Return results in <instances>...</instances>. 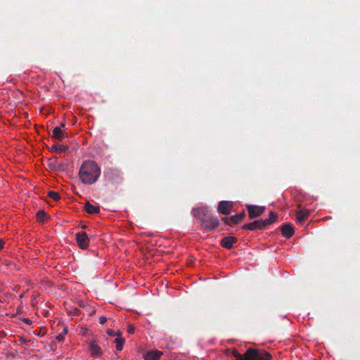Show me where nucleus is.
<instances>
[{
	"instance_id": "nucleus-1",
	"label": "nucleus",
	"mask_w": 360,
	"mask_h": 360,
	"mask_svg": "<svg viewBox=\"0 0 360 360\" xmlns=\"http://www.w3.org/2000/svg\"><path fill=\"white\" fill-rule=\"evenodd\" d=\"M101 173V168L96 162L85 160L82 162L78 174L84 184L93 185L98 181Z\"/></svg>"
},
{
	"instance_id": "nucleus-2",
	"label": "nucleus",
	"mask_w": 360,
	"mask_h": 360,
	"mask_svg": "<svg viewBox=\"0 0 360 360\" xmlns=\"http://www.w3.org/2000/svg\"><path fill=\"white\" fill-rule=\"evenodd\" d=\"M231 355L236 360H271V355L264 349L250 348L244 354H240L237 349H233Z\"/></svg>"
},
{
	"instance_id": "nucleus-3",
	"label": "nucleus",
	"mask_w": 360,
	"mask_h": 360,
	"mask_svg": "<svg viewBox=\"0 0 360 360\" xmlns=\"http://www.w3.org/2000/svg\"><path fill=\"white\" fill-rule=\"evenodd\" d=\"M198 218L202 226L209 231H214L218 227L219 221L217 217L212 216L206 208H200L198 210Z\"/></svg>"
},
{
	"instance_id": "nucleus-4",
	"label": "nucleus",
	"mask_w": 360,
	"mask_h": 360,
	"mask_svg": "<svg viewBox=\"0 0 360 360\" xmlns=\"http://www.w3.org/2000/svg\"><path fill=\"white\" fill-rule=\"evenodd\" d=\"M273 224V220L271 219H258L252 222L245 224L243 226V229L255 231L257 229H263L266 226Z\"/></svg>"
},
{
	"instance_id": "nucleus-5",
	"label": "nucleus",
	"mask_w": 360,
	"mask_h": 360,
	"mask_svg": "<svg viewBox=\"0 0 360 360\" xmlns=\"http://www.w3.org/2000/svg\"><path fill=\"white\" fill-rule=\"evenodd\" d=\"M246 208L248 212V217L250 219H255L263 214L265 210L264 206H257L253 205H248Z\"/></svg>"
},
{
	"instance_id": "nucleus-6",
	"label": "nucleus",
	"mask_w": 360,
	"mask_h": 360,
	"mask_svg": "<svg viewBox=\"0 0 360 360\" xmlns=\"http://www.w3.org/2000/svg\"><path fill=\"white\" fill-rule=\"evenodd\" d=\"M77 243L79 248L86 249L89 245L90 240L84 231H79L76 234Z\"/></svg>"
},
{
	"instance_id": "nucleus-7",
	"label": "nucleus",
	"mask_w": 360,
	"mask_h": 360,
	"mask_svg": "<svg viewBox=\"0 0 360 360\" xmlns=\"http://www.w3.org/2000/svg\"><path fill=\"white\" fill-rule=\"evenodd\" d=\"M245 216V214L244 212L235 214L233 216H231V217L226 218L224 217L222 220L228 225L231 226L233 224H236L241 221Z\"/></svg>"
},
{
	"instance_id": "nucleus-8",
	"label": "nucleus",
	"mask_w": 360,
	"mask_h": 360,
	"mask_svg": "<svg viewBox=\"0 0 360 360\" xmlns=\"http://www.w3.org/2000/svg\"><path fill=\"white\" fill-rule=\"evenodd\" d=\"M282 235L286 238H290L294 235L295 231L292 224L290 223L283 224L281 226Z\"/></svg>"
},
{
	"instance_id": "nucleus-9",
	"label": "nucleus",
	"mask_w": 360,
	"mask_h": 360,
	"mask_svg": "<svg viewBox=\"0 0 360 360\" xmlns=\"http://www.w3.org/2000/svg\"><path fill=\"white\" fill-rule=\"evenodd\" d=\"M232 207V203L229 201H221L219 203L217 210L222 214L227 215L230 213Z\"/></svg>"
},
{
	"instance_id": "nucleus-10",
	"label": "nucleus",
	"mask_w": 360,
	"mask_h": 360,
	"mask_svg": "<svg viewBox=\"0 0 360 360\" xmlns=\"http://www.w3.org/2000/svg\"><path fill=\"white\" fill-rule=\"evenodd\" d=\"M238 241L237 238L234 236H229L223 238L221 240V245L226 249H231L233 245Z\"/></svg>"
},
{
	"instance_id": "nucleus-11",
	"label": "nucleus",
	"mask_w": 360,
	"mask_h": 360,
	"mask_svg": "<svg viewBox=\"0 0 360 360\" xmlns=\"http://www.w3.org/2000/svg\"><path fill=\"white\" fill-rule=\"evenodd\" d=\"M89 352L94 357L101 356L102 355V352L101 347L96 344V341H91L89 343Z\"/></svg>"
},
{
	"instance_id": "nucleus-12",
	"label": "nucleus",
	"mask_w": 360,
	"mask_h": 360,
	"mask_svg": "<svg viewBox=\"0 0 360 360\" xmlns=\"http://www.w3.org/2000/svg\"><path fill=\"white\" fill-rule=\"evenodd\" d=\"M309 212L307 209H301L296 212V221L299 224H302L308 217Z\"/></svg>"
},
{
	"instance_id": "nucleus-13",
	"label": "nucleus",
	"mask_w": 360,
	"mask_h": 360,
	"mask_svg": "<svg viewBox=\"0 0 360 360\" xmlns=\"http://www.w3.org/2000/svg\"><path fill=\"white\" fill-rule=\"evenodd\" d=\"M52 137L59 141H62L65 138L68 137V134L65 131L60 129V127H56L53 129Z\"/></svg>"
},
{
	"instance_id": "nucleus-14",
	"label": "nucleus",
	"mask_w": 360,
	"mask_h": 360,
	"mask_svg": "<svg viewBox=\"0 0 360 360\" xmlns=\"http://www.w3.org/2000/svg\"><path fill=\"white\" fill-rule=\"evenodd\" d=\"M162 353L158 350H150L146 353L144 358L146 360H158Z\"/></svg>"
},
{
	"instance_id": "nucleus-15",
	"label": "nucleus",
	"mask_w": 360,
	"mask_h": 360,
	"mask_svg": "<svg viewBox=\"0 0 360 360\" xmlns=\"http://www.w3.org/2000/svg\"><path fill=\"white\" fill-rule=\"evenodd\" d=\"M85 211L89 214H98L100 212V207L86 202L84 205Z\"/></svg>"
},
{
	"instance_id": "nucleus-16",
	"label": "nucleus",
	"mask_w": 360,
	"mask_h": 360,
	"mask_svg": "<svg viewBox=\"0 0 360 360\" xmlns=\"http://www.w3.org/2000/svg\"><path fill=\"white\" fill-rule=\"evenodd\" d=\"M69 150L67 146L55 144L51 146V150L56 153H66Z\"/></svg>"
},
{
	"instance_id": "nucleus-17",
	"label": "nucleus",
	"mask_w": 360,
	"mask_h": 360,
	"mask_svg": "<svg viewBox=\"0 0 360 360\" xmlns=\"http://www.w3.org/2000/svg\"><path fill=\"white\" fill-rule=\"evenodd\" d=\"M36 217L39 222H44L45 219L48 217V214L43 210H39L36 213Z\"/></svg>"
},
{
	"instance_id": "nucleus-18",
	"label": "nucleus",
	"mask_w": 360,
	"mask_h": 360,
	"mask_svg": "<svg viewBox=\"0 0 360 360\" xmlns=\"http://www.w3.org/2000/svg\"><path fill=\"white\" fill-rule=\"evenodd\" d=\"M124 339L122 338H117L115 340V342L116 344V349L117 351H122L123 349V346L124 344Z\"/></svg>"
},
{
	"instance_id": "nucleus-19",
	"label": "nucleus",
	"mask_w": 360,
	"mask_h": 360,
	"mask_svg": "<svg viewBox=\"0 0 360 360\" xmlns=\"http://www.w3.org/2000/svg\"><path fill=\"white\" fill-rule=\"evenodd\" d=\"M48 196L55 201H58L60 199V195L58 192L50 191L48 192Z\"/></svg>"
},
{
	"instance_id": "nucleus-20",
	"label": "nucleus",
	"mask_w": 360,
	"mask_h": 360,
	"mask_svg": "<svg viewBox=\"0 0 360 360\" xmlns=\"http://www.w3.org/2000/svg\"><path fill=\"white\" fill-rule=\"evenodd\" d=\"M278 217V215L276 212H271L269 213V217L268 219H271L273 220V223H274L276 221V219Z\"/></svg>"
},
{
	"instance_id": "nucleus-21",
	"label": "nucleus",
	"mask_w": 360,
	"mask_h": 360,
	"mask_svg": "<svg viewBox=\"0 0 360 360\" xmlns=\"http://www.w3.org/2000/svg\"><path fill=\"white\" fill-rule=\"evenodd\" d=\"M56 338L58 342H61L65 339V335L63 333H60Z\"/></svg>"
},
{
	"instance_id": "nucleus-22",
	"label": "nucleus",
	"mask_w": 360,
	"mask_h": 360,
	"mask_svg": "<svg viewBox=\"0 0 360 360\" xmlns=\"http://www.w3.org/2000/svg\"><path fill=\"white\" fill-rule=\"evenodd\" d=\"M107 321V318L105 316H101L99 318V323L101 324H104Z\"/></svg>"
},
{
	"instance_id": "nucleus-23",
	"label": "nucleus",
	"mask_w": 360,
	"mask_h": 360,
	"mask_svg": "<svg viewBox=\"0 0 360 360\" xmlns=\"http://www.w3.org/2000/svg\"><path fill=\"white\" fill-rule=\"evenodd\" d=\"M135 331V328L132 326H129L127 328V332L130 334L134 333Z\"/></svg>"
},
{
	"instance_id": "nucleus-24",
	"label": "nucleus",
	"mask_w": 360,
	"mask_h": 360,
	"mask_svg": "<svg viewBox=\"0 0 360 360\" xmlns=\"http://www.w3.org/2000/svg\"><path fill=\"white\" fill-rule=\"evenodd\" d=\"M23 321L28 325H30L32 323V321L28 319H24Z\"/></svg>"
},
{
	"instance_id": "nucleus-25",
	"label": "nucleus",
	"mask_w": 360,
	"mask_h": 360,
	"mask_svg": "<svg viewBox=\"0 0 360 360\" xmlns=\"http://www.w3.org/2000/svg\"><path fill=\"white\" fill-rule=\"evenodd\" d=\"M65 126L66 124L65 122H61L59 127H60V129H62V128H65Z\"/></svg>"
},
{
	"instance_id": "nucleus-26",
	"label": "nucleus",
	"mask_w": 360,
	"mask_h": 360,
	"mask_svg": "<svg viewBox=\"0 0 360 360\" xmlns=\"http://www.w3.org/2000/svg\"><path fill=\"white\" fill-rule=\"evenodd\" d=\"M108 333L109 335H115V333H114V331H113V330H109L108 331Z\"/></svg>"
},
{
	"instance_id": "nucleus-27",
	"label": "nucleus",
	"mask_w": 360,
	"mask_h": 360,
	"mask_svg": "<svg viewBox=\"0 0 360 360\" xmlns=\"http://www.w3.org/2000/svg\"><path fill=\"white\" fill-rule=\"evenodd\" d=\"M79 311H79V309H75V315H78Z\"/></svg>"
},
{
	"instance_id": "nucleus-28",
	"label": "nucleus",
	"mask_w": 360,
	"mask_h": 360,
	"mask_svg": "<svg viewBox=\"0 0 360 360\" xmlns=\"http://www.w3.org/2000/svg\"><path fill=\"white\" fill-rule=\"evenodd\" d=\"M4 242L2 240H0V250L3 248Z\"/></svg>"
},
{
	"instance_id": "nucleus-29",
	"label": "nucleus",
	"mask_w": 360,
	"mask_h": 360,
	"mask_svg": "<svg viewBox=\"0 0 360 360\" xmlns=\"http://www.w3.org/2000/svg\"><path fill=\"white\" fill-rule=\"evenodd\" d=\"M65 335L68 333V330L66 328H65L63 330V333Z\"/></svg>"
},
{
	"instance_id": "nucleus-30",
	"label": "nucleus",
	"mask_w": 360,
	"mask_h": 360,
	"mask_svg": "<svg viewBox=\"0 0 360 360\" xmlns=\"http://www.w3.org/2000/svg\"><path fill=\"white\" fill-rule=\"evenodd\" d=\"M120 330H117V332L116 335H120Z\"/></svg>"
},
{
	"instance_id": "nucleus-31",
	"label": "nucleus",
	"mask_w": 360,
	"mask_h": 360,
	"mask_svg": "<svg viewBox=\"0 0 360 360\" xmlns=\"http://www.w3.org/2000/svg\"><path fill=\"white\" fill-rule=\"evenodd\" d=\"M0 302H1V300H0Z\"/></svg>"
}]
</instances>
